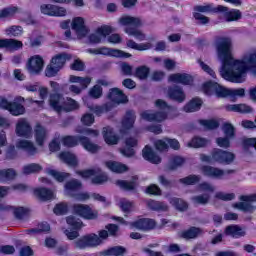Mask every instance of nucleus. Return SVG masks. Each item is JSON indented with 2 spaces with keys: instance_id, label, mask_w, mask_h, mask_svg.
<instances>
[{
  "instance_id": "4c0bfd02",
  "label": "nucleus",
  "mask_w": 256,
  "mask_h": 256,
  "mask_svg": "<svg viewBox=\"0 0 256 256\" xmlns=\"http://www.w3.org/2000/svg\"><path fill=\"white\" fill-rule=\"evenodd\" d=\"M227 111H234V113H251L253 108L247 104H231L226 106Z\"/></svg>"
},
{
  "instance_id": "f03ea898",
  "label": "nucleus",
  "mask_w": 256,
  "mask_h": 256,
  "mask_svg": "<svg viewBox=\"0 0 256 256\" xmlns=\"http://www.w3.org/2000/svg\"><path fill=\"white\" fill-rule=\"evenodd\" d=\"M118 23L122 27H125L124 32L126 35H129V37H135L137 41H145L147 38L145 33L138 29V27H143V19H141V17L124 15L118 19Z\"/></svg>"
},
{
  "instance_id": "09e8293b",
  "label": "nucleus",
  "mask_w": 256,
  "mask_h": 256,
  "mask_svg": "<svg viewBox=\"0 0 256 256\" xmlns=\"http://www.w3.org/2000/svg\"><path fill=\"white\" fill-rule=\"evenodd\" d=\"M169 202H170V205L175 207V209H177L178 211H187V208L189 207L187 202L179 198H175V197L170 198Z\"/></svg>"
},
{
  "instance_id": "7ed1b4c3",
  "label": "nucleus",
  "mask_w": 256,
  "mask_h": 256,
  "mask_svg": "<svg viewBox=\"0 0 256 256\" xmlns=\"http://www.w3.org/2000/svg\"><path fill=\"white\" fill-rule=\"evenodd\" d=\"M155 106L157 107V109H161L162 112L155 113L153 111L146 110L141 112L140 117L145 121H156L157 123H161V121H165V119H167V111L171 109V106H169V104H167V102H165L162 99L156 100Z\"/></svg>"
},
{
  "instance_id": "c85d7f7f",
  "label": "nucleus",
  "mask_w": 256,
  "mask_h": 256,
  "mask_svg": "<svg viewBox=\"0 0 256 256\" xmlns=\"http://www.w3.org/2000/svg\"><path fill=\"white\" fill-rule=\"evenodd\" d=\"M125 148L120 150V153L124 155V157H133L135 155V150L133 147H137V140L135 138H127L125 140Z\"/></svg>"
},
{
  "instance_id": "c03bdc74",
  "label": "nucleus",
  "mask_w": 256,
  "mask_h": 256,
  "mask_svg": "<svg viewBox=\"0 0 256 256\" xmlns=\"http://www.w3.org/2000/svg\"><path fill=\"white\" fill-rule=\"evenodd\" d=\"M79 108V103L72 98H67L64 100L62 105V111H65L66 113H69L71 111H75Z\"/></svg>"
},
{
  "instance_id": "3c124183",
  "label": "nucleus",
  "mask_w": 256,
  "mask_h": 256,
  "mask_svg": "<svg viewBox=\"0 0 256 256\" xmlns=\"http://www.w3.org/2000/svg\"><path fill=\"white\" fill-rule=\"evenodd\" d=\"M209 199H211V196L205 193V194L193 196L191 198V201L192 203H194V205H207V203H209Z\"/></svg>"
},
{
  "instance_id": "b1692460",
  "label": "nucleus",
  "mask_w": 256,
  "mask_h": 256,
  "mask_svg": "<svg viewBox=\"0 0 256 256\" xmlns=\"http://www.w3.org/2000/svg\"><path fill=\"white\" fill-rule=\"evenodd\" d=\"M47 135V129H45L41 124H37L34 129V137L37 145L43 147L45 141H47Z\"/></svg>"
},
{
  "instance_id": "f3484780",
  "label": "nucleus",
  "mask_w": 256,
  "mask_h": 256,
  "mask_svg": "<svg viewBox=\"0 0 256 256\" xmlns=\"http://www.w3.org/2000/svg\"><path fill=\"white\" fill-rule=\"evenodd\" d=\"M171 83H180L181 85H191L193 83V76L187 73L171 74L168 78Z\"/></svg>"
},
{
  "instance_id": "4d7b16f0",
  "label": "nucleus",
  "mask_w": 256,
  "mask_h": 256,
  "mask_svg": "<svg viewBox=\"0 0 256 256\" xmlns=\"http://www.w3.org/2000/svg\"><path fill=\"white\" fill-rule=\"evenodd\" d=\"M5 34L12 37H19V35H23V27L10 26L5 29Z\"/></svg>"
},
{
  "instance_id": "412c9836",
  "label": "nucleus",
  "mask_w": 256,
  "mask_h": 256,
  "mask_svg": "<svg viewBox=\"0 0 256 256\" xmlns=\"http://www.w3.org/2000/svg\"><path fill=\"white\" fill-rule=\"evenodd\" d=\"M83 187V184H81V181L72 179L68 182H66L64 189L66 195L69 197H73L76 193L81 191V188Z\"/></svg>"
},
{
  "instance_id": "9d476101",
  "label": "nucleus",
  "mask_w": 256,
  "mask_h": 256,
  "mask_svg": "<svg viewBox=\"0 0 256 256\" xmlns=\"http://www.w3.org/2000/svg\"><path fill=\"white\" fill-rule=\"evenodd\" d=\"M43 67H45V61L40 55H34L28 61L27 69L31 75H39L43 71Z\"/></svg>"
},
{
  "instance_id": "6e6d98bb",
  "label": "nucleus",
  "mask_w": 256,
  "mask_h": 256,
  "mask_svg": "<svg viewBox=\"0 0 256 256\" xmlns=\"http://www.w3.org/2000/svg\"><path fill=\"white\" fill-rule=\"evenodd\" d=\"M43 167L37 163L28 164L23 167V173L24 175H31V173H39Z\"/></svg>"
},
{
  "instance_id": "de8ad7c7",
  "label": "nucleus",
  "mask_w": 256,
  "mask_h": 256,
  "mask_svg": "<svg viewBox=\"0 0 256 256\" xmlns=\"http://www.w3.org/2000/svg\"><path fill=\"white\" fill-rule=\"evenodd\" d=\"M147 206L152 211H167L169 209V206H167V204H165L164 202H159L155 200H148Z\"/></svg>"
},
{
  "instance_id": "5fc2aeb1",
  "label": "nucleus",
  "mask_w": 256,
  "mask_h": 256,
  "mask_svg": "<svg viewBox=\"0 0 256 256\" xmlns=\"http://www.w3.org/2000/svg\"><path fill=\"white\" fill-rule=\"evenodd\" d=\"M88 109L92 111V113H95V115H103V113H107V111H110L111 107H109V104H106L104 106L90 105L88 106Z\"/></svg>"
},
{
  "instance_id": "5701e85b",
  "label": "nucleus",
  "mask_w": 256,
  "mask_h": 256,
  "mask_svg": "<svg viewBox=\"0 0 256 256\" xmlns=\"http://www.w3.org/2000/svg\"><path fill=\"white\" fill-rule=\"evenodd\" d=\"M168 97L173 101H177L178 103H183L185 101V92L182 87L174 86L168 88Z\"/></svg>"
},
{
  "instance_id": "72a5a7b5",
  "label": "nucleus",
  "mask_w": 256,
  "mask_h": 256,
  "mask_svg": "<svg viewBox=\"0 0 256 256\" xmlns=\"http://www.w3.org/2000/svg\"><path fill=\"white\" fill-rule=\"evenodd\" d=\"M99 55H111L112 57H125L126 59L131 57V54L123 52L117 49L100 48L98 49Z\"/></svg>"
},
{
  "instance_id": "ea45409f",
  "label": "nucleus",
  "mask_w": 256,
  "mask_h": 256,
  "mask_svg": "<svg viewBox=\"0 0 256 256\" xmlns=\"http://www.w3.org/2000/svg\"><path fill=\"white\" fill-rule=\"evenodd\" d=\"M116 185L121 187V189H125L126 191H133V189L137 187V177H133L131 181L118 180L116 181Z\"/></svg>"
},
{
  "instance_id": "680f3d73",
  "label": "nucleus",
  "mask_w": 256,
  "mask_h": 256,
  "mask_svg": "<svg viewBox=\"0 0 256 256\" xmlns=\"http://www.w3.org/2000/svg\"><path fill=\"white\" fill-rule=\"evenodd\" d=\"M199 181H201V177L197 175H189L179 180L183 185H195V183H199Z\"/></svg>"
},
{
  "instance_id": "1a4fd4ad",
  "label": "nucleus",
  "mask_w": 256,
  "mask_h": 256,
  "mask_svg": "<svg viewBox=\"0 0 256 256\" xmlns=\"http://www.w3.org/2000/svg\"><path fill=\"white\" fill-rule=\"evenodd\" d=\"M202 173L203 175H206V177H212L213 179H223L225 175H233L235 170H222L212 166H204L202 167Z\"/></svg>"
},
{
  "instance_id": "c9c22d12",
  "label": "nucleus",
  "mask_w": 256,
  "mask_h": 256,
  "mask_svg": "<svg viewBox=\"0 0 256 256\" xmlns=\"http://www.w3.org/2000/svg\"><path fill=\"white\" fill-rule=\"evenodd\" d=\"M106 167L113 173H126V171H129V167L121 162H106Z\"/></svg>"
},
{
  "instance_id": "dca6fc26",
  "label": "nucleus",
  "mask_w": 256,
  "mask_h": 256,
  "mask_svg": "<svg viewBox=\"0 0 256 256\" xmlns=\"http://www.w3.org/2000/svg\"><path fill=\"white\" fill-rule=\"evenodd\" d=\"M72 29L78 37H85L89 33V29L85 26V20L81 17H76L72 20Z\"/></svg>"
},
{
  "instance_id": "58836bf2",
  "label": "nucleus",
  "mask_w": 256,
  "mask_h": 256,
  "mask_svg": "<svg viewBox=\"0 0 256 256\" xmlns=\"http://www.w3.org/2000/svg\"><path fill=\"white\" fill-rule=\"evenodd\" d=\"M202 105L203 101L201 99L194 98L184 106V111L186 113H195V111H199V109H201Z\"/></svg>"
},
{
  "instance_id": "7c9ffc66",
  "label": "nucleus",
  "mask_w": 256,
  "mask_h": 256,
  "mask_svg": "<svg viewBox=\"0 0 256 256\" xmlns=\"http://www.w3.org/2000/svg\"><path fill=\"white\" fill-rule=\"evenodd\" d=\"M79 143L89 153H97V151H99L100 149L99 145L91 142V140L87 136H80Z\"/></svg>"
},
{
  "instance_id": "4468645a",
  "label": "nucleus",
  "mask_w": 256,
  "mask_h": 256,
  "mask_svg": "<svg viewBox=\"0 0 256 256\" xmlns=\"http://www.w3.org/2000/svg\"><path fill=\"white\" fill-rule=\"evenodd\" d=\"M23 103H25V98L18 96L14 99L13 102H11L10 107L8 108L9 113L11 115H14L15 117H19V115L25 114V106H23Z\"/></svg>"
},
{
  "instance_id": "f8f14e48",
  "label": "nucleus",
  "mask_w": 256,
  "mask_h": 256,
  "mask_svg": "<svg viewBox=\"0 0 256 256\" xmlns=\"http://www.w3.org/2000/svg\"><path fill=\"white\" fill-rule=\"evenodd\" d=\"M16 134L18 137H25L26 139H29V137L33 135V128H31V124H29L27 119L22 118L18 120L16 124Z\"/></svg>"
},
{
  "instance_id": "774afa93",
  "label": "nucleus",
  "mask_w": 256,
  "mask_h": 256,
  "mask_svg": "<svg viewBox=\"0 0 256 256\" xmlns=\"http://www.w3.org/2000/svg\"><path fill=\"white\" fill-rule=\"evenodd\" d=\"M59 71H61V68H58L57 66H54V64L50 63L45 69V75L46 77H56Z\"/></svg>"
},
{
  "instance_id": "37998d69",
  "label": "nucleus",
  "mask_w": 256,
  "mask_h": 256,
  "mask_svg": "<svg viewBox=\"0 0 256 256\" xmlns=\"http://www.w3.org/2000/svg\"><path fill=\"white\" fill-rule=\"evenodd\" d=\"M15 177H17V172L11 168L0 170V181H2V183L13 181Z\"/></svg>"
},
{
  "instance_id": "393cba45",
  "label": "nucleus",
  "mask_w": 256,
  "mask_h": 256,
  "mask_svg": "<svg viewBox=\"0 0 256 256\" xmlns=\"http://www.w3.org/2000/svg\"><path fill=\"white\" fill-rule=\"evenodd\" d=\"M218 13H223L225 21L227 23H231L232 21H239L241 19V11L237 9L229 10L228 7L223 6L222 11H218Z\"/></svg>"
},
{
  "instance_id": "c756f323",
  "label": "nucleus",
  "mask_w": 256,
  "mask_h": 256,
  "mask_svg": "<svg viewBox=\"0 0 256 256\" xmlns=\"http://www.w3.org/2000/svg\"><path fill=\"white\" fill-rule=\"evenodd\" d=\"M103 137L107 145H117V143H119V136H117L115 132H113V128L109 126L103 128Z\"/></svg>"
},
{
  "instance_id": "79ce46f5",
  "label": "nucleus",
  "mask_w": 256,
  "mask_h": 256,
  "mask_svg": "<svg viewBox=\"0 0 256 256\" xmlns=\"http://www.w3.org/2000/svg\"><path fill=\"white\" fill-rule=\"evenodd\" d=\"M59 158L61 159V161H64V163H67V165H70L72 167H75V165H77V157L71 152H61Z\"/></svg>"
},
{
  "instance_id": "864d4df0",
  "label": "nucleus",
  "mask_w": 256,
  "mask_h": 256,
  "mask_svg": "<svg viewBox=\"0 0 256 256\" xmlns=\"http://www.w3.org/2000/svg\"><path fill=\"white\" fill-rule=\"evenodd\" d=\"M81 136H65L62 138V143L65 147H76L79 145V138Z\"/></svg>"
},
{
  "instance_id": "0e129e2a",
  "label": "nucleus",
  "mask_w": 256,
  "mask_h": 256,
  "mask_svg": "<svg viewBox=\"0 0 256 256\" xmlns=\"http://www.w3.org/2000/svg\"><path fill=\"white\" fill-rule=\"evenodd\" d=\"M66 223L70 225L73 229H81L83 226V222L79 218H76L75 216H69L66 218Z\"/></svg>"
},
{
  "instance_id": "a878e982",
  "label": "nucleus",
  "mask_w": 256,
  "mask_h": 256,
  "mask_svg": "<svg viewBox=\"0 0 256 256\" xmlns=\"http://www.w3.org/2000/svg\"><path fill=\"white\" fill-rule=\"evenodd\" d=\"M203 233V229L193 226L187 230L182 231L180 233V237H182V239H186L187 241H189V239H197L201 237Z\"/></svg>"
},
{
  "instance_id": "bb28decb",
  "label": "nucleus",
  "mask_w": 256,
  "mask_h": 256,
  "mask_svg": "<svg viewBox=\"0 0 256 256\" xmlns=\"http://www.w3.org/2000/svg\"><path fill=\"white\" fill-rule=\"evenodd\" d=\"M16 148L22 149V151H26L28 155L37 154V147H35V144L29 140H18L16 142Z\"/></svg>"
},
{
  "instance_id": "20e7f679",
  "label": "nucleus",
  "mask_w": 256,
  "mask_h": 256,
  "mask_svg": "<svg viewBox=\"0 0 256 256\" xmlns=\"http://www.w3.org/2000/svg\"><path fill=\"white\" fill-rule=\"evenodd\" d=\"M240 202L233 204L234 209L244 211L245 213H253L255 211L256 194L240 196Z\"/></svg>"
},
{
  "instance_id": "2eb2a0df",
  "label": "nucleus",
  "mask_w": 256,
  "mask_h": 256,
  "mask_svg": "<svg viewBox=\"0 0 256 256\" xmlns=\"http://www.w3.org/2000/svg\"><path fill=\"white\" fill-rule=\"evenodd\" d=\"M0 49H6V51H19V49H23V42L16 39H0Z\"/></svg>"
},
{
  "instance_id": "6e6552de",
  "label": "nucleus",
  "mask_w": 256,
  "mask_h": 256,
  "mask_svg": "<svg viewBox=\"0 0 256 256\" xmlns=\"http://www.w3.org/2000/svg\"><path fill=\"white\" fill-rule=\"evenodd\" d=\"M40 11L43 15H48L49 17H65L67 15V9L53 4H42Z\"/></svg>"
},
{
  "instance_id": "a18cd8bd",
  "label": "nucleus",
  "mask_w": 256,
  "mask_h": 256,
  "mask_svg": "<svg viewBox=\"0 0 256 256\" xmlns=\"http://www.w3.org/2000/svg\"><path fill=\"white\" fill-rule=\"evenodd\" d=\"M184 163H185V158L181 156H173L169 160L168 169H170V171H175V169L183 166Z\"/></svg>"
},
{
  "instance_id": "9b49d317",
  "label": "nucleus",
  "mask_w": 256,
  "mask_h": 256,
  "mask_svg": "<svg viewBox=\"0 0 256 256\" xmlns=\"http://www.w3.org/2000/svg\"><path fill=\"white\" fill-rule=\"evenodd\" d=\"M81 176L84 177L85 179L89 178V177H93L92 178V183L94 185H103V183H107V174L101 172L99 169L98 170H86L84 172L81 173Z\"/></svg>"
},
{
  "instance_id": "49530a36",
  "label": "nucleus",
  "mask_w": 256,
  "mask_h": 256,
  "mask_svg": "<svg viewBox=\"0 0 256 256\" xmlns=\"http://www.w3.org/2000/svg\"><path fill=\"white\" fill-rule=\"evenodd\" d=\"M70 83H79L82 89H87L91 84V77L70 76Z\"/></svg>"
},
{
  "instance_id": "2f4dec72",
  "label": "nucleus",
  "mask_w": 256,
  "mask_h": 256,
  "mask_svg": "<svg viewBox=\"0 0 256 256\" xmlns=\"http://www.w3.org/2000/svg\"><path fill=\"white\" fill-rule=\"evenodd\" d=\"M143 158L150 163H155L156 165L161 163V158L153 151L149 146H145L142 150Z\"/></svg>"
},
{
  "instance_id": "cd10ccee",
  "label": "nucleus",
  "mask_w": 256,
  "mask_h": 256,
  "mask_svg": "<svg viewBox=\"0 0 256 256\" xmlns=\"http://www.w3.org/2000/svg\"><path fill=\"white\" fill-rule=\"evenodd\" d=\"M225 235L228 237H233L234 239H239V237H245V230L239 225H229L224 230Z\"/></svg>"
},
{
  "instance_id": "6ab92c4d",
  "label": "nucleus",
  "mask_w": 256,
  "mask_h": 256,
  "mask_svg": "<svg viewBox=\"0 0 256 256\" xmlns=\"http://www.w3.org/2000/svg\"><path fill=\"white\" fill-rule=\"evenodd\" d=\"M223 5L215 6L213 3H204L202 5H197L194 7V11L196 13H219V11H223Z\"/></svg>"
},
{
  "instance_id": "f704fd0d",
  "label": "nucleus",
  "mask_w": 256,
  "mask_h": 256,
  "mask_svg": "<svg viewBox=\"0 0 256 256\" xmlns=\"http://www.w3.org/2000/svg\"><path fill=\"white\" fill-rule=\"evenodd\" d=\"M126 46L129 49H134L135 51H149V49H151V47H153L151 45V43L146 42V43H137L135 42V40H127L126 42Z\"/></svg>"
},
{
  "instance_id": "13d9d810",
  "label": "nucleus",
  "mask_w": 256,
  "mask_h": 256,
  "mask_svg": "<svg viewBox=\"0 0 256 256\" xmlns=\"http://www.w3.org/2000/svg\"><path fill=\"white\" fill-rule=\"evenodd\" d=\"M48 175L54 177V179H56V181H58L59 183H63V181H65V179L69 177V173L59 172L56 170H48Z\"/></svg>"
},
{
  "instance_id": "bf43d9fd",
  "label": "nucleus",
  "mask_w": 256,
  "mask_h": 256,
  "mask_svg": "<svg viewBox=\"0 0 256 256\" xmlns=\"http://www.w3.org/2000/svg\"><path fill=\"white\" fill-rule=\"evenodd\" d=\"M86 241L88 243V247H97L102 243L101 238L96 234L86 235Z\"/></svg>"
},
{
  "instance_id": "8fccbe9b",
  "label": "nucleus",
  "mask_w": 256,
  "mask_h": 256,
  "mask_svg": "<svg viewBox=\"0 0 256 256\" xmlns=\"http://www.w3.org/2000/svg\"><path fill=\"white\" fill-rule=\"evenodd\" d=\"M209 143V140L205 138L195 137L188 144L187 147H193L194 149H199V147H205Z\"/></svg>"
},
{
  "instance_id": "603ef678",
  "label": "nucleus",
  "mask_w": 256,
  "mask_h": 256,
  "mask_svg": "<svg viewBox=\"0 0 256 256\" xmlns=\"http://www.w3.org/2000/svg\"><path fill=\"white\" fill-rule=\"evenodd\" d=\"M67 61V55L65 54H58L51 59V64L59 69H63V65H65Z\"/></svg>"
},
{
  "instance_id": "69168bd1",
  "label": "nucleus",
  "mask_w": 256,
  "mask_h": 256,
  "mask_svg": "<svg viewBox=\"0 0 256 256\" xmlns=\"http://www.w3.org/2000/svg\"><path fill=\"white\" fill-rule=\"evenodd\" d=\"M89 95L90 97H92V99H100V97H102L103 95V88L101 87V85L96 84L90 89Z\"/></svg>"
},
{
  "instance_id": "a19ab883",
  "label": "nucleus",
  "mask_w": 256,
  "mask_h": 256,
  "mask_svg": "<svg viewBox=\"0 0 256 256\" xmlns=\"http://www.w3.org/2000/svg\"><path fill=\"white\" fill-rule=\"evenodd\" d=\"M127 253V249L123 246H115L102 252L103 256H123Z\"/></svg>"
},
{
  "instance_id": "e2e57ef3",
  "label": "nucleus",
  "mask_w": 256,
  "mask_h": 256,
  "mask_svg": "<svg viewBox=\"0 0 256 256\" xmlns=\"http://www.w3.org/2000/svg\"><path fill=\"white\" fill-rule=\"evenodd\" d=\"M222 131L229 139H233V137H235V127H233L231 123H224Z\"/></svg>"
},
{
  "instance_id": "a211bd4d",
  "label": "nucleus",
  "mask_w": 256,
  "mask_h": 256,
  "mask_svg": "<svg viewBox=\"0 0 256 256\" xmlns=\"http://www.w3.org/2000/svg\"><path fill=\"white\" fill-rule=\"evenodd\" d=\"M156 225L155 220L149 218L140 219L132 223V227L140 231H151V229H155Z\"/></svg>"
},
{
  "instance_id": "39448f33",
  "label": "nucleus",
  "mask_w": 256,
  "mask_h": 256,
  "mask_svg": "<svg viewBox=\"0 0 256 256\" xmlns=\"http://www.w3.org/2000/svg\"><path fill=\"white\" fill-rule=\"evenodd\" d=\"M235 153L222 150V149H214L212 151V159L214 163H220L221 165H231L235 162Z\"/></svg>"
},
{
  "instance_id": "338daca9",
  "label": "nucleus",
  "mask_w": 256,
  "mask_h": 256,
  "mask_svg": "<svg viewBox=\"0 0 256 256\" xmlns=\"http://www.w3.org/2000/svg\"><path fill=\"white\" fill-rule=\"evenodd\" d=\"M76 133L86 135L87 137H99V132L91 128H77Z\"/></svg>"
},
{
  "instance_id": "e433bc0d",
  "label": "nucleus",
  "mask_w": 256,
  "mask_h": 256,
  "mask_svg": "<svg viewBox=\"0 0 256 256\" xmlns=\"http://www.w3.org/2000/svg\"><path fill=\"white\" fill-rule=\"evenodd\" d=\"M34 193L41 199V201H51V199H55L53 191L47 188H38Z\"/></svg>"
},
{
  "instance_id": "4be33fe9",
  "label": "nucleus",
  "mask_w": 256,
  "mask_h": 256,
  "mask_svg": "<svg viewBox=\"0 0 256 256\" xmlns=\"http://www.w3.org/2000/svg\"><path fill=\"white\" fill-rule=\"evenodd\" d=\"M135 112L128 111L122 120V128L120 129V133H127L129 129H133V125H135Z\"/></svg>"
},
{
  "instance_id": "423d86ee",
  "label": "nucleus",
  "mask_w": 256,
  "mask_h": 256,
  "mask_svg": "<svg viewBox=\"0 0 256 256\" xmlns=\"http://www.w3.org/2000/svg\"><path fill=\"white\" fill-rule=\"evenodd\" d=\"M205 95H217L218 97H230L231 89H227L215 82H207L203 85Z\"/></svg>"
},
{
  "instance_id": "f257e3e1",
  "label": "nucleus",
  "mask_w": 256,
  "mask_h": 256,
  "mask_svg": "<svg viewBox=\"0 0 256 256\" xmlns=\"http://www.w3.org/2000/svg\"><path fill=\"white\" fill-rule=\"evenodd\" d=\"M215 49L221 61L220 75L230 83H243L247 71L256 75V48L246 51L241 60L233 58V40L230 37H218Z\"/></svg>"
},
{
  "instance_id": "473e14b6",
  "label": "nucleus",
  "mask_w": 256,
  "mask_h": 256,
  "mask_svg": "<svg viewBox=\"0 0 256 256\" xmlns=\"http://www.w3.org/2000/svg\"><path fill=\"white\" fill-rule=\"evenodd\" d=\"M63 96L61 94H52L49 98L50 107L57 113H61L63 108Z\"/></svg>"
},
{
  "instance_id": "ddd939ff",
  "label": "nucleus",
  "mask_w": 256,
  "mask_h": 256,
  "mask_svg": "<svg viewBox=\"0 0 256 256\" xmlns=\"http://www.w3.org/2000/svg\"><path fill=\"white\" fill-rule=\"evenodd\" d=\"M111 33H113V29L110 26H102L89 36V41L90 43H101Z\"/></svg>"
},
{
  "instance_id": "0eeeda50",
  "label": "nucleus",
  "mask_w": 256,
  "mask_h": 256,
  "mask_svg": "<svg viewBox=\"0 0 256 256\" xmlns=\"http://www.w3.org/2000/svg\"><path fill=\"white\" fill-rule=\"evenodd\" d=\"M73 213L78 217H82V219L88 220L97 219L99 215L96 210L91 209L87 204H74Z\"/></svg>"
},
{
  "instance_id": "052dcab7",
  "label": "nucleus",
  "mask_w": 256,
  "mask_h": 256,
  "mask_svg": "<svg viewBox=\"0 0 256 256\" xmlns=\"http://www.w3.org/2000/svg\"><path fill=\"white\" fill-rule=\"evenodd\" d=\"M149 73H150L149 67L140 66V67L136 68L135 76L138 79L145 80V79H147V77H149Z\"/></svg>"
},
{
  "instance_id": "aec40b11",
  "label": "nucleus",
  "mask_w": 256,
  "mask_h": 256,
  "mask_svg": "<svg viewBox=\"0 0 256 256\" xmlns=\"http://www.w3.org/2000/svg\"><path fill=\"white\" fill-rule=\"evenodd\" d=\"M108 99H110L112 103H117V105H120V103H127V101H129V99H127V96H125V94L123 93V90L119 88L110 89Z\"/></svg>"
}]
</instances>
